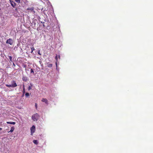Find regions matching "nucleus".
Instances as JSON below:
<instances>
[{"label":"nucleus","mask_w":153,"mask_h":153,"mask_svg":"<svg viewBox=\"0 0 153 153\" xmlns=\"http://www.w3.org/2000/svg\"><path fill=\"white\" fill-rule=\"evenodd\" d=\"M39 116L37 113H36L32 115V118L34 121H37L38 119Z\"/></svg>","instance_id":"nucleus-1"},{"label":"nucleus","mask_w":153,"mask_h":153,"mask_svg":"<svg viewBox=\"0 0 153 153\" xmlns=\"http://www.w3.org/2000/svg\"><path fill=\"white\" fill-rule=\"evenodd\" d=\"M6 43L9 44L10 45H12L13 43V40L11 39L10 38L7 40Z\"/></svg>","instance_id":"nucleus-2"},{"label":"nucleus","mask_w":153,"mask_h":153,"mask_svg":"<svg viewBox=\"0 0 153 153\" xmlns=\"http://www.w3.org/2000/svg\"><path fill=\"white\" fill-rule=\"evenodd\" d=\"M35 131V126L34 125L30 128L31 134L32 135L33 133H34Z\"/></svg>","instance_id":"nucleus-3"},{"label":"nucleus","mask_w":153,"mask_h":153,"mask_svg":"<svg viewBox=\"0 0 153 153\" xmlns=\"http://www.w3.org/2000/svg\"><path fill=\"white\" fill-rule=\"evenodd\" d=\"M12 88H15L17 86V85L15 81L13 80L11 82Z\"/></svg>","instance_id":"nucleus-4"},{"label":"nucleus","mask_w":153,"mask_h":153,"mask_svg":"<svg viewBox=\"0 0 153 153\" xmlns=\"http://www.w3.org/2000/svg\"><path fill=\"white\" fill-rule=\"evenodd\" d=\"M10 3L12 6L13 7H14L16 5V3L15 2L13 1H12L10 0Z\"/></svg>","instance_id":"nucleus-5"},{"label":"nucleus","mask_w":153,"mask_h":153,"mask_svg":"<svg viewBox=\"0 0 153 153\" xmlns=\"http://www.w3.org/2000/svg\"><path fill=\"white\" fill-rule=\"evenodd\" d=\"M42 101L45 102L46 104H48V100L45 98H43L42 100Z\"/></svg>","instance_id":"nucleus-6"},{"label":"nucleus","mask_w":153,"mask_h":153,"mask_svg":"<svg viewBox=\"0 0 153 153\" xmlns=\"http://www.w3.org/2000/svg\"><path fill=\"white\" fill-rule=\"evenodd\" d=\"M22 80L26 82L27 81V77L25 76H23L22 78Z\"/></svg>","instance_id":"nucleus-7"},{"label":"nucleus","mask_w":153,"mask_h":153,"mask_svg":"<svg viewBox=\"0 0 153 153\" xmlns=\"http://www.w3.org/2000/svg\"><path fill=\"white\" fill-rule=\"evenodd\" d=\"M15 128L14 126L12 127L11 128V129L9 131H8V132H12L14 130Z\"/></svg>","instance_id":"nucleus-8"},{"label":"nucleus","mask_w":153,"mask_h":153,"mask_svg":"<svg viewBox=\"0 0 153 153\" xmlns=\"http://www.w3.org/2000/svg\"><path fill=\"white\" fill-rule=\"evenodd\" d=\"M7 124H13V125H15L16 124V123L15 122H7Z\"/></svg>","instance_id":"nucleus-9"},{"label":"nucleus","mask_w":153,"mask_h":153,"mask_svg":"<svg viewBox=\"0 0 153 153\" xmlns=\"http://www.w3.org/2000/svg\"><path fill=\"white\" fill-rule=\"evenodd\" d=\"M47 66L48 67L51 68L52 67L53 65L52 64L49 63H47Z\"/></svg>","instance_id":"nucleus-10"},{"label":"nucleus","mask_w":153,"mask_h":153,"mask_svg":"<svg viewBox=\"0 0 153 153\" xmlns=\"http://www.w3.org/2000/svg\"><path fill=\"white\" fill-rule=\"evenodd\" d=\"M33 142L36 145H37L38 144V142L36 140H33Z\"/></svg>","instance_id":"nucleus-11"},{"label":"nucleus","mask_w":153,"mask_h":153,"mask_svg":"<svg viewBox=\"0 0 153 153\" xmlns=\"http://www.w3.org/2000/svg\"><path fill=\"white\" fill-rule=\"evenodd\" d=\"M55 59L56 60V65H57V60H58V55H57V54L56 55V56H55Z\"/></svg>","instance_id":"nucleus-12"},{"label":"nucleus","mask_w":153,"mask_h":153,"mask_svg":"<svg viewBox=\"0 0 153 153\" xmlns=\"http://www.w3.org/2000/svg\"><path fill=\"white\" fill-rule=\"evenodd\" d=\"M27 10H30L31 11H33L34 8L33 7H32L31 8H28L27 9Z\"/></svg>","instance_id":"nucleus-13"},{"label":"nucleus","mask_w":153,"mask_h":153,"mask_svg":"<svg viewBox=\"0 0 153 153\" xmlns=\"http://www.w3.org/2000/svg\"><path fill=\"white\" fill-rule=\"evenodd\" d=\"M8 57H9V59H10V61L9 62H12V57L11 56H8Z\"/></svg>","instance_id":"nucleus-14"},{"label":"nucleus","mask_w":153,"mask_h":153,"mask_svg":"<svg viewBox=\"0 0 153 153\" xmlns=\"http://www.w3.org/2000/svg\"><path fill=\"white\" fill-rule=\"evenodd\" d=\"M25 95L27 97H28L30 96V94L28 93H26L25 94Z\"/></svg>","instance_id":"nucleus-15"},{"label":"nucleus","mask_w":153,"mask_h":153,"mask_svg":"<svg viewBox=\"0 0 153 153\" xmlns=\"http://www.w3.org/2000/svg\"><path fill=\"white\" fill-rule=\"evenodd\" d=\"M31 53H32L33 52V51L35 50V48L33 46L31 48Z\"/></svg>","instance_id":"nucleus-16"},{"label":"nucleus","mask_w":153,"mask_h":153,"mask_svg":"<svg viewBox=\"0 0 153 153\" xmlns=\"http://www.w3.org/2000/svg\"><path fill=\"white\" fill-rule=\"evenodd\" d=\"M6 86L7 87H9V88L12 87V85H9L6 84Z\"/></svg>","instance_id":"nucleus-17"},{"label":"nucleus","mask_w":153,"mask_h":153,"mask_svg":"<svg viewBox=\"0 0 153 153\" xmlns=\"http://www.w3.org/2000/svg\"><path fill=\"white\" fill-rule=\"evenodd\" d=\"M15 1L19 3H21L20 0H15Z\"/></svg>","instance_id":"nucleus-18"},{"label":"nucleus","mask_w":153,"mask_h":153,"mask_svg":"<svg viewBox=\"0 0 153 153\" xmlns=\"http://www.w3.org/2000/svg\"><path fill=\"white\" fill-rule=\"evenodd\" d=\"M32 86H29L28 88V91L30 90L31 89Z\"/></svg>","instance_id":"nucleus-19"},{"label":"nucleus","mask_w":153,"mask_h":153,"mask_svg":"<svg viewBox=\"0 0 153 153\" xmlns=\"http://www.w3.org/2000/svg\"><path fill=\"white\" fill-rule=\"evenodd\" d=\"M30 73H34V71H33L32 69H30Z\"/></svg>","instance_id":"nucleus-20"},{"label":"nucleus","mask_w":153,"mask_h":153,"mask_svg":"<svg viewBox=\"0 0 153 153\" xmlns=\"http://www.w3.org/2000/svg\"><path fill=\"white\" fill-rule=\"evenodd\" d=\"M23 86L24 87V85H23ZM25 93V89L24 88V87L23 90V95Z\"/></svg>","instance_id":"nucleus-21"},{"label":"nucleus","mask_w":153,"mask_h":153,"mask_svg":"<svg viewBox=\"0 0 153 153\" xmlns=\"http://www.w3.org/2000/svg\"><path fill=\"white\" fill-rule=\"evenodd\" d=\"M35 107L36 108H37V104L36 103H35Z\"/></svg>","instance_id":"nucleus-22"},{"label":"nucleus","mask_w":153,"mask_h":153,"mask_svg":"<svg viewBox=\"0 0 153 153\" xmlns=\"http://www.w3.org/2000/svg\"><path fill=\"white\" fill-rule=\"evenodd\" d=\"M38 54L40 55H41V54L40 53V51H39L38 52Z\"/></svg>","instance_id":"nucleus-23"},{"label":"nucleus","mask_w":153,"mask_h":153,"mask_svg":"<svg viewBox=\"0 0 153 153\" xmlns=\"http://www.w3.org/2000/svg\"><path fill=\"white\" fill-rule=\"evenodd\" d=\"M13 66H15V65L14 63H13Z\"/></svg>","instance_id":"nucleus-24"},{"label":"nucleus","mask_w":153,"mask_h":153,"mask_svg":"<svg viewBox=\"0 0 153 153\" xmlns=\"http://www.w3.org/2000/svg\"><path fill=\"white\" fill-rule=\"evenodd\" d=\"M2 130V128H0V130Z\"/></svg>","instance_id":"nucleus-25"},{"label":"nucleus","mask_w":153,"mask_h":153,"mask_svg":"<svg viewBox=\"0 0 153 153\" xmlns=\"http://www.w3.org/2000/svg\"><path fill=\"white\" fill-rule=\"evenodd\" d=\"M59 59H60V56L59 55Z\"/></svg>","instance_id":"nucleus-26"}]
</instances>
